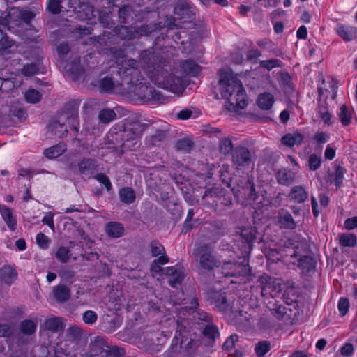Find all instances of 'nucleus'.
<instances>
[{
  "label": "nucleus",
  "instance_id": "nucleus-1",
  "mask_svg": "<svg viewBox=\"0 0 357 357\" xmlns=\"http://www.w3.org/2000/svg\"><path fill=\"white\" fill-rule=\"evenodd\" d=\"M198 305L197 299L192 298L189 310L182 307L176 318H168L165 321V326L175 329L169 349V356L183 351L192 354L199 346V341L195 339V328L201 330L213 320L211 314L201 310H196Z\"/></svg>",
  "mask_w": 357,
  "mask_h": 357
},
{
  "label": "nucleus",
  "instance_id": "nucleus-2",
  "mask_svg": "<svg viewBox=\"0 0 357 357\" xmlns=\"http://www.w3.org/2000/svg\"><path fill=\"white\" fill-rule=\"evenodd\" d=\"M139 59L144 64L143 71L155 86L178 96L182 94L185 89L183 74L196 76L201 70L192 60L182 61L180 65L181 70L172 68L160 61L159 54L149 50L140 53Z\"/></svg>",
  "mask_w": 357,
  "mask_h": 357
},
{
  "label": "nucleus",
  "instance_id": "nucleus-3",
  "mask_svg": "<svg viewBox=\"0 0 357 357\" xmlns=\"http://www.w3.org/2000/svg\"><path fill=\"white\" fill-rule=\"evenodd\" d=\"M218 92L226 100L225 107L229 111H237L248 105L245 91L241 81L227 70L219 71Z\"/></svg>",
  "mask_w": 357,
  "mask_h": 357
},
{
  "label": "nucleus",
  "instance_id": "nucleus-4",
  "mask_svg": "<svg viewBox=\"0 0 357 357\" xmlns=\"http://www.w3.org/2000/svg\"><path fill=\"white\" fill-rule=\"evenodd\" d=\"M50 127L58 137H63L70 128L74 132V135L78 132V103L73 100L67 103L64 107V111L58 116L57 119L50 122Z\"/></svg>",
  "mask_w": 357,
  "mask_h": 357
},
{
  "label": "nucleus",
  "instance_id": "nucleus-5",
  "mask_svg": "<svg viewBox=\"0 0 357 357\" xmlns=\"http://www.w3.org/2000/svg\"><path fill=\"white\" fill-rule=\"evenodd\" d=\"M261 285V294L263 297L271 298V300L267 302V306L273 315L278 320H285L289 315L287 314V309L282 304L274 299L275 296V285L273 279L268 275H262L257 281Z\"/></svg>",
  "mask_w": 357,
  "mask_h": 357
},
{
  "label": "nucleus",
  "instance_id": "nucleus-6",
  "mask_svg": "<svg viewBox=\"0 0 357 357\" xmlns=\"http://www.w3.org/2000/svg\"><path fill=\"white\" fill-rule=\"evenodd\" d=\"M34 17L32 11L13 7L5 17L0 18V25L14 32L15 26L19 27L24 24L28 25Z\"/></svg>",
  "mask_w": 357,
  "mask_h": 357
},
{
  "label": "nucleus",
  "instance_id": "nucleus-7",
  "mask_svg": "<svg viewBox=\"0 0 357 357\" xmlns=\"http://www.w3.org/2000/svg\"><path fill=\"white\" fill-rule=\"evenodd\" d=\"M194 255L202 269L212 271L218 266V261L214 255L213 248L210 244H196Z\"/></svg>",
  "mask_w": 357,
  "mask_h": 357
},
{
  "label": "nucleus",
  "instance_id": "nucleus-8",
  "mask_svg": "<svg viewBox=\"0 0 357 357\" xmlns=\"http://www.w3.org/2000/svg\"><path fill=\"white\" fill-rule=\"evenodd\" d=\"M119 73L122 80L128 84L132 85L140 80H144L139 62L134 59L124 60L119 69Z\"/></svg>",
  "mask_w": 357,
  "mask_h": 357
},
{
  "label": "nucleus",
  "instance_id": "nucleus-9",
  "mask_svg": "<svg viewBox=\"0 0 357 357\" xmlns=\"http://www.w3.org/2000/svg\"><path fill=\"white\" fill-rule=\"evenodd\" d=\"M248 257V254H243L242 258H239L240 261L234 263L231 261L225 262L221 268L222 273L225 277H237L248 275L250 271Z\"/></svg>",
  "mask_w": 357,
  "mask_h": 357
},
{
  "label": "nucleus",
  "instance_id": "nucleus-10",
  "mask_svg": "<svg viewBox=\"0 0 357 357\" xmlns=\"http://www.w3.org/2000/svg\"><path fill=\"white\" fill-rule=\"evenodd\" d=\"M69 8L77 13H79V17L88 22L93 23V18L96 17V10L93 7L91 6L85 0H69Z\"/></svg>",
  "mask_w": 357,
  "mask_h": 357
},
{
  "label": "nucleus",
  "instance_id": "nucleus-11",
  "mask_svg": "<svg viewBox=\"0 0 357 357\" xmlns=\"http://www.w3.org/2000/svg\"><path fill=\"white\" fill-rule=\"evenodd\" d=\"M207 296L214 308L218 311L226 312L231 310L233 303L226 298L225 292L211 289L208 291Z\"/></svg>",
  "mask_w": 357,
  "mask_h": 357
},
{
  "label": "nucleus",
  "instance_id": "nucleus-12",
  "mask_svg": "<svg viewBox=\"0 0 357 357\" xmlns=\"http://www.w3.org/2000/svg\"><path fill=\"white\" fill-rule=\"evenodd\" d=\"M167 336L164 331L149 329L144 332V341L149 349H153L156 347L155 350L160 351V347L167 341Z\"/></svg>",
  "mask_w": 357,
  "mask_h": 357
},
{
  "label": "nucleus",
  "instance_id": "nucleus-13",
  "mask_svg": "<svg viewBox=\"0 0 357 357\" xmlns=\"http://www.w3.org/2000/svg\"><path fill=\"white\" fill-rule=\"evenodd\" d=\"M232 161L237 169L248 167L252 164L251 153L245 146H237L232 152Z\"/></svg>",
  "mask_w": 357,
  "mask_h": 357
},
{
  "label": "nucleus",
  "instance_id": "nucleus-14",
  "mask_svg": "<svg viewBox=\"0 0 357 357\" xmlns=\"http://www.w3.org/2000/svg\"><path fill=\"white\" fill-rule=\"evenodd\" d=\"M143 81L144 80H140L137 84L132 85L134 86L132 90L133 93L139 99L145 101H149L155 98L158 95V92Z\"/></svg>",
  "mask_w": 357,
  "mask_h": 357
},
{
  "label": "nucleus",
  "instance_id": "nucleus-15",
  "mask_svg": "<svg viewBox=\"0 0 357 357\" xmlns=\"http://www.w3.org/2000/svg\"><path fill=\"white\" fill-rule=\"evenodd\" d=\"M335 31L344 42H349L357 38V27L356 26L338 23L335 28Z\"/></svg>",
  "mask_w": 357,
  "mask_h": 357
},
{
  "label": "nucleus",
  "instance_id": "nucleus-16",
  "mask_svg": "<svg viewBox=\"0 0 357 357\" xmlns=\"http://www.w3.org/2000/svg\"><path fill=\"white\" fill-rule=\"evenodd\" d=\"M223 192V188L220 186H214L205 190L202 197L205 204L216 209L219 205V197Z\"/></svg>",
  "mask_w": 357,
  "mask_h": 357
},
{
  "label": "nucleus",
  "instance_id": "nucleus-17",
  "mask_svg": "<svg viewBox=\"0 0 357 357\" xmlns=\"http://www.w3.org/2000/svg\"><path fill=\"white\" fill-rule=\"evenodd\" d=\"M309 192L303 185L293 186L288 195L287 198L290 202L301 204L304 203L308 199Z\"/></svg>",
  "mask_w": 357,
  "mask_h": 357
},
{
  "label": "nucleus",
  "instance_id": "nucleus-18",
  "mask_svg": "<svg viewBox=\"0 0 357 357\" xmlns=\"http://www.w3.org/2000/svg\"><path fill=\"white\" fill-rule=\"evenodd\" d=\"M165 275L168 277V282L172 287H178L181 285L185 276L183 271L175 266L165 268Z\"/></svg>",
  "mask_w": 357,
  "mask_h": 357
},
{
  "label": "nucleus",
  "instance_id": "nucleus-19",
  "mask_svg": "<svg viewBox=\"0 0 357 357\" xmlns=\"http://www.w3.org/2000/svg\"><path fill=\"white\" fill-rule=\"evenodd\" d=\"M277 222L281 229H294L296 228V222L291 214L286 209H280L277 216Z\"/></svg>",
  "mask_w": 357,
  "mask_h": 357
},
{
  "label": "nucleus",
  "instance_id": "nucleus-20",
  "mask_svg": "<svg viewBox=\"0 0 357 357\" xmlns=\"http://www.w3.org/2000/svg\"><path fill=\"white\" fill-rule=\"evenodd\" d=\"M107 342L105 339L100 336H97L90 345V351L86 354V357H100L102 351L106 349Z\"/></svg>",
  "mask_w": 357,
  "mask_h": 357
},
{
  "label": "nucleus",
  "instance_id": "nucleus-21",
  "mask_svg": "<svg viewBox=\"0 0 357 357\" xmlns=\"http://www.w3.org/2000/svg\"><path fill=\"white\" fill-rule=\"evenodd\" d=\"M241 236L246 243V245L245 246V250L243 254H248V256H249L250 251L252 250V243L256 239L257 229L253 227H245L241 229Z\"/></svg>",
  "mask_w": 357,
  "mask_h": 357
},
{
  "label": "nucleus",
  "instance_id": "nucleus-22",
  "mask_svg": "<svg viewBox=\"0 0 357 357\" xmlns=\"http://www.w3.org/2000/svg\"><path fill=\"white\" fill-rule=\"evenodd\" d=\"M0 213L9 229L15 231L17 228V218L13 209L5 205H0Z\"/></svg>",
  "mask_w": 357,
  "mask_h": 357
},
{
  "label": "nucleus",
  "instance_id": "nucleus-23",
  "mask_svg": "<svg viewBox=\"0 0 357 357\" xmlns=\"http://www.w3.org/2000/svg\"><path fill=\"white\" fill-rule=\"evenodd\" d=\"M43 327L44 330L48 331L52 333H61L64 329L62 319L59 317L46 319L43 323Z\"/></svg>",
  "mask_w": 357,
  "mask_h": 357
},
{
  "label": "nucleus",
  "instance_id": "nucleus-24",
  "mask_svg": "<svg viewBox=\"0 0 357 357\" xmlns=\"http://www.w3.org/2000/svg\"><path fill=\"white\" fill-rule=\"evenodd\" d=\"M174 13L181 19L190 17L192 14L190 3L188 0H178L174 7Z\"/></svg>",
  "mask_w": 357,
  "mask_h": 357
},
{
  "label": "nucleus",
  "instance_id": "nucleus-25",
  "mask_svg": "<svg viewBox=\"0 0 357 357\" xmlns=\"http://www.w3.org/2000/svg\"><path fill=\"white\" fill-rule=\"evenodd\" d=\"M97 167L96 160L91 158H84L78 163L80 174L86 176L93 174L97 171Z\"/></svg>",
  "mask_w": 357,
  "mask_h": 357
},
{
  "label": "nucleus",
  "instance_id": "nucleus-26",
  "mask_svg": "<svg viewBox=\"0 0 357 357\" xmlns=\"http://www.w3.org/2000/svg\"><path fill=\"white\" fill-rule=\"evenodd\" d=\"M53 294L56 302L63 303L70 298V289L66 285H57L54 287Z\"/></svg>",
  "mask_w": 357,
  "mask_h": 357
},
{
  "label": "nucleus",
  "instance_id": "nucleus-27",
  "mask_svg": "<svg viewBox=\"0 0 357 357\" xmlns=\"http://www.w3.org/2000/svg\"><path fill=\"white\" fill-rule=\"evenodd\" d=\"M203 335L210 342H215L220 337V332L218 326L212 321L201 329Z\"/></svg>",
  "mask_w": 357,
  "mask_h": 357
},
{
  "label": "nucleus",
  "instance_id": "nucleus-28",
  "mask_svg": "<svg viewBox=\"0 0 357 357\" xmlns=\"http://www.w3.org/2000/svg\"><path fill=\"white\" fill-rule=\"evenodd\" d=\"M0 277L2 282L11 284L17 278V273L13 267L5 266L0 271Z\"/></svg>",
  "mask_w": 357,
  "mask_h": 357
},
{
  "label": "nucleus",
  "instance_id": "nucleus-29",
  "mask_svg": "<svg viewBox=\"0 0 357 357\" xmlns=\"http://www.w3.org/2000/svg\"><path fill=\"white\" fill-rule=\"evenodd\" d=\"M106 234L112 238H119L124 234V227L117 222H109L105 226Z\"/></svg>",
  "mask_w": 357,
  "mask_h": 357
},
{
  "label": "nucleus",
  "instance_id": "nucleus-30",
  "mask_svg": "<svg viewBox=\"0 0 357 357\" xmlns=\"http://www.w3.org/2000/svg\"><path fill=\"white\" fill-rule=\"evenodd\" d=\"M276 178L280 184L288 186L294 181L295 174L289 169H282L278 172Z\"/></svg>",
  "mask_w": 357,
  "mask_h": 357
},
{
  "label": "nucleus",
  "instance_id": "nucleus-31",
  "mask_svg": "<svg viewBox=\"0 0 357 357\" xmlns=\"http://www.w3.org/2000/svg\"><path fill=\"white\" fill-rule=\"evenodd\" d=\"M274 102L273 95L268 92L259 94L257 100L258 106L264 110L270 109L273 107Z\"/></svg>",
  "mask_w": 357,
  "mask_h": 357
},
{
  "label": "nucleus",
  "instance_id": "nucleus-32",
  "mask_svg": "<svg viewBox=\"0 0 357 357\" xmlns=\"http://www.w3.org/2000/svg\"><path fill=\"white\" fill-rule=\"evenodd\" d=\"M136 17L134 10L130 6H123L119 10V21L121 24L132 22Z\"/></svg>",
  "mask_w": 357,
  "mask_h": 357
},
{
  "label": "nucleus",
  "instance_id": "nucleus-33",
  "mask_svg": "<svg viewBox=\"0 0 357 357\" xmlns=\"http://www.w3.org/2000/svg\"><path fill=\"white\" fill-rule=\"evenodd\" d=\"M296 251L294 250L290 253H287L285 248H273L270 249L266 254L268 260H272L273 261H276L280 260L284 256L289 255L291 257L296 256Z\"/></svg>",
  "mask_w": 357,
  "mask_h": 357
},
{
  "label": "nucleus",
  "instance_id": "nucleus-34",
  "mask_svg": "<svg viewBox=\"0 0 357 357\" xmlns=\"http://www.w3.org/2000/svg\"><path fill=\"white\" fill-rule=\"evenodd\" d=\"M66 150V146L64 144L59 143L44 150V155L49 159H54L61 155Z\"/></svg>",
  "mask_w": 357,
  "mask_h": 357
},
{
  "label": "nucleus",
  "instance_id": "nucleus-35",
  "mask_svg": "<svg viewBox=\"0 0 357 357\" xmlns=\"http://www.w3.org/2000/svg\"><path fill=\"white\" fill-rule=\"evenodd\" d=\"M353 111L346 105H342L337 112V116L344 126H349L351 122Z\"/></svg>",
  "mask_w": 357,
  "mask_h": 357
},
{
  "label": "nucleus",
  "instance_id": "nucleus-36",
  "mask_svg": "<svg viewBox=\"0 0 357 357\" xmlns=\"http://www.w3.org/2000/svg\"><path fill=\"white\" fill-rule=\"evenodd\" d=\"M120 200L126 204H132L136 199L134 190L129 187L121 188L119 192Z\"/></svg>",
  "mask_w": 357,
  "mask_h": 357
},
{
  "label": "nucleus",
  "instance_id": "nucleus-37",
  "mask_svg": "<svg viewBox=\"0 0 357 357\" xmlns=\"http://www.w3.org/2000/svg\"><path fill=\"white\" fill-rule=\"evenodd\" d=\"M119 84H116L112 77H105L99 82L100 89L106 93H112L116 92Z\"/></svg>",
  "mask_w": 357,
  "mask_h": 357
},
{
  "label": "nucleus",
  "instance_id": "nucleus-38",
  "mask_svg": "<svg viewBox=\"0 0 357 357\" xmlns=\"http://www.w3.org/2000/svg\"><path fill=\"white\" fill-rule=\"evenodd\" d=\"M298 266L300 267L303 272L310 273L314 269L316 261L312 257L303 256L299 259Z\"/></svg>",
  "mask_w": 357,
  "mask_h": 357
},
{
  "label": "nucleus",
  "instance_id": "nucleus-39",
  "mask_svg": "<svg viewBox=\"0 0 357 357\" xmlns=\"http://www.w3.org/2000/svg\"><path fill=\"white\" fill-rule=\"evenodd\" d=\"M303 140V136L298 132L287 134L281 139L282 143L288 146H293L294 145L301 144Z\"/></svg>",
  "mask_w": 357,
  "mask_h": 357
},
{
  "label": "nucleus",
  "instance_id": "nucleus-40",
  "mask_svg": "<svg viewBox=\"0 0 357 357\" xmlns=\"http://www.w3.org/2000/svg\"><path fill=\"white\" fill-rule=\"evenodd\" d=\"M125 132L128 138L123 142L122 147L130 149L137 143L140 134L139 132L133 131L132 129L126 130Z\"/></svg>",
  "mask_w": 357,
  "mask_h": 357
},
{
  "label": "nucleus",
  "instance_id": "nucleus-41",
  "mask_svg": "<svg viewBox=\"0 0 357 357\" xmlns=\"http://www.w3.org/2000/svg\"><path fill=\"white\" fill-rule=\"evenodd\" d=\"M157 29L156 24H144L139 27H134V38L137 39L141 36H148Z\"/></svg>",
  "mask_w": 357,
  "mask_h": 357
},
{
  "label": "nucleus",
  "instance_id": "nucleus-42",
  "mask_svg": "<svg viewBox=\"0 0 357 357\" xmlns=\"http://www.w3.org/2000/svg\"><path fill=\"white\" fill-rule=\"evenodd\" d=\"M169 261V258L167 255H162L154 259L151 266V271L155 273H162L165 274V268H162L161 265L166 264Z\"/></svg>",
  "mask_w": 357,
  "mask_h": 357
},
{
  "label": "nucleus",
  "instance_id": "nucleus-43",
  "mask_svg": "<svg viewBox=\"0 0 357 357\" xmlns=\"http://www.w3.org/2000/svg\"><path fill=\"white\" fill-rule=\"evenodd\" d=\"M340 244L344 247H354L357 245V238L353 234H342L339 236Z\"/></svg>",
  "mask_w": 357,
  "mask_h": 357
},
{
  "label": "nucleus",
  "instance_id": "nucleus-44",
  "mask_svg": "<svg viewBox=\"0 0 357 357\" xmlns=\"http://www.w3.org/2000/svg\"><path fill=\"white\" fill-rule=\"evenodd\" d=\"M116 34L123 40H132L134 38V26H121L116 30Z\"/></svg>",
  "mask_w": 357,
  "mask_h": 357
},
{
  "label": "nucleus",
  "instance_id": "nucleus-45",
  "mask_svg": "<svg viewBox=\"0 0 357 357\" xmlns=\"http://www.w3.org/2000/svg\"><path fill=\"white\" fill-rule=\"evenodd\" d=\"M83 335V330L77 326H71L66 330V337L70 341H77Z\"/></svg>",
  "mask_w": 357,
  "mask_h": 357
},
{
  "label": "nucleus",
  "instance_id": "nucleus-46",
  "mask_svg": "<svg viewBox=\"0 0 357 357\" xmlns=\"http://www.w3.org/2000/svg\"><path fill=\"white\" fill-rule=\"evenodd\" d=\"M194 147V142L188 138H182L177 141L176 148L183 153H190Z\"/></svg>",
  "mask_w": 357,
  "mask_h": 357
},
{
  "label": "nucleus",
  "instance_id": "nucleus-47",
  "mask_svg": "<svg viewBox=\"0 0 357 357\" xmlns=\"http://www.w3.org/2000/svg\"><path fill=\"white\" fill-rule=\"evenodd\" d=\"M283 63L278 59H271L268 60H261L259 61V67L270 71L275 68H281Z\"/></svg>",
  "mask_w": 357,
  "mask_h": 357
},
{
  "label": "nucleus",
  "instance_id": "nucleus-48",
  "mask_svg": "<svg viewBox=\"0 0 357 357\" xmlns=\"http://www.w3.org/2000/svg\"><path fill=\"white\" fill-rule=\"evenodd\" d=\"M116 114L111 109H102L98 114V119L102 123H109L116 119Z\"/></svg>",
  "mask_w": 357,
  "mask_h": 357
},
{
  "label": "nucleus",
  "instance_id": "nucleus-49",
  "mask_svg": "<svg viewBox=\"0 0 357 357\" xmlns=\"http://www.w3.org/2000/svg\"><path fill=\"white\" fill-rule=\"evenodd\" d=\"M39 71L38 63H28L24 65L19 71V73L25 77H30L37 74Z\"/></svg>",
  "mask_w": 357,
  "mask_h": 357
},
{
  "label": "nucleus",
  "instance_id": "nucleus-50",
  "mask_svg": "<svg viewBox=\"0 0 357 357\" xmlns=\"http://www.w3.org/2000/svg\"><path fill=\"white\" fill-rule=\"evenodd\" d=\"M271 349V343L268 341L264 340L256 344L255 351L258 357H263Z\"/></svg>",
  "mask_w": 357,
  "mask_h": 357
},
{
  "label": "nucleus",
  "instance_id": "nucleus-51",
  "mask_svg": "<svg viewBox=\"0 0 357 357\" xmlns=\"http://www.w3.org/2000/svg\"><path fill=\"white\" fill-rule=\"evenodd\" d=\"M69 76L73 81H77L84 73L82 67L79 63H73L68 70Z\"/></svg>",
  "mask_w": 357,
  "mask_h": 357
},
{
  "label": "nucleus",
  "instance_id": "nucleus-52",
  "mask_svg": "<svg viewBox=\"0 0 357 357\" xmlns=\"http://www.w3.org/2000/svg\"><path fill=\"white\" fill-rule=\"evenodd\" d=\"M36 329V325L31 320H24L20 324V331L26 335L33 334Z\"/></svg>",
  "mask_w": 357,
  "mask_h": 357
},
{
  "label": "nucleus",
  "instance_id": "nucleus-53",
  "mask_svg": "<svg viewBox=\"0 0 357 357\" xmlns=\"http://www.w3.org/2000/svg\"><path fill=\"white\" fill-rule=\"evenodd\" d=\"M350 303L347 298L341 297L337 303V310L341 317H344L349 312Z\"/></svg>",
  "mask_w": 357,
  "mask_h": 357
},
{
  "label": "nucleus",
  "instance_id": "nucleus-54",
  "mask_svg": "<svg viewBox=\"0 0 357 357\" xmlns=\"http://www.w3.org/2000/svg\"><path fill=\"white\" fill-rule=\"evenodd\" d=\"M150 248L153 257H158L160 255H166L165 250L158 241H153L150 243Z\"/></svg>",
  "mask_w": 357,
  "mask_h": 357
},
{
  "label": "nucleus",
  "instance_id": "nucleus-55",
  "mask_svg": "<svg viewBox=\"0 0 357 357\" xmlns=\"http://www.w3.org/2000/svg\"><path fill=\"white\" fill-rule=\"evenodd\" d=\"M70 250L66 247H60L55 254V257L57 260L61 263L67 262L70 258Z\"/></svg>",
  "mask_w": 357,
  "mask_h": 357
},
{
  "label": "nucleus",
  "instance_id": "nucleus-56",
  "mask_svg": "<svg viewBox=\"0 0 357 357\" xmlns=\"http://www.w3.org/2000/svg\"><path fill=\"white\" fill-rule=\"evenodd\" d=\"M321 165V157L316 154H311L308 159V165L310 170L315 171L318 169Z\"/></svg>",
  "mask_w": 357,
  "mask_h": 357
},
{
  "label": "nucleus",
  "instance_id": "nucleus-57",
  "mask_svg": "<svg viewBox=\"0 0 357 357\" xmlns=\"http://www.w3.org/2000/svg\"><path fill=\"white\" fill-rule=\"evenodd\" d=\"M42 95L35 89H30L25 93V98L28 102L36 103L40 100Z\"/></svg>",
  "mask_w": 357,
  "mask_h": 357
},
{
  "label": "nucleus",
  "instance_id": "nucleus-58",
  "mask_svg": "<svg viewBox=\"0 0 357 357\" xmlns=\"http://www.w3.org/2000/svg\"><path fill=\"white\" fill-rule=\"evenodd\" d=\"M82 320L85 324L92 325L98 320V314L93 310H86L82 314Z\"/></svg>",
  "mask_w": 357,
  "mask_h": 357
},
{
  "label": "nucleus",
  "instance_id": "nucleus-59",
  "mask_svg": "<svg viewBox=\"0 0 357 357\" xmlns=\"http://www.w3.org/2000/svg\"><path fill=\"white\" fill-rule=\"evenodd\" d=\"M63 0H49L47 10L52 14H59L61 11V3Z\"/></svg>",
  "mask_w": 357,
  "mask_h": 357
},
{
  "label": "nucleus",
  "instance_id": "nucleus-60",
  "mask_svg": "<svg viewBox=\"0 0 357 357\" xmlns=\"http://www.w3.org/2000/svg\"><path fill=\"white\" fill-rule=\"evenodd\" d=\"M220 152L226 155L231 153L233 150L231 140L229 138H223L220 142Z\"/></svg>",
  "mask_w": 357,
  "mask_h": 357
},
{
  "label": "nucleus",
  "instance_id": "nucleus-61",
  "mask_svg": "<svg viewBox=\"0 0 357 357\" xmlns=\"http://www.w3.org/2000/svg\"><path fill=\"white\" fill-rule=\"evenodd\" d=\"M13 45V41L10 40L8 36H5L3 33V30L0 28V51L6 50L12 47Z\"/></svg>",
  "mask_w": 357,
  "mask_h": 357
},
{
  "label": "nucleus",
  "instance_id": "nucleus-62",
  "mask_svg": "<svg viewBox=\"0 0 357 357\" xmlns=\"http://www.w3.org/2000/svg\"><path fill=\"white\" fill-rule=\"evenodd\" d=\"M319 117L324 121L325 124L331 125V114L325 107H320L317 112Z\"/></svg>",
  "mask_w": 357,
  "mask_h": 357
},
{
  "label": "nucleus",
  "instance_id": "nucleus-63",
  "mask_svg": "<svg viewBox=\"0 0 357 357\" xmlns=\"http://www.w3.org/2000/svg\"><path fill=\"white\" fill-rule=\"evenodd\" d=\"M347 170L344 167L337 166L335 172V183L337 187H340L343 182L344 174Z\"/></svg>",
  "mask_w": 357,
  "mask_h": 357
},
{
  "label": "nucleus",
  "instance_id": "nucleus-64",
  "mask_svg": "<svg viewBox=\"0 0 357 357\" xmlns=\"http://www.w3.org/2000/svg\"><path fill=\"white\" fill-rule=\"evenodd\" d=\"M165 137V133L162 130H157L155 133L151 135L149 139V144L151 146H158Z\"/></svg>",
  "mask_w": 357,
  "mask_h": 357
}]
</instances>
